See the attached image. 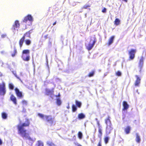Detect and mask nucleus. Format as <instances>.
<instances>
[{"label":"nucleus","mask_w":146,"mask_h":146,"mask_svg":"<svg viewBox=\"0 0 146 146\" xmlns=\"http://www.w3.org/2000/svg\"><path fill=\"white\" fill-rule=\"evenodd\" d=\"M29 121L28 119H26L25 122L22 125H19L18 126V133L23 138L27 140V142L29 141V144L30 145H32L33 142L35 141V138H31L29 134L26 133V130L24 129V127L29 126Z\"/></svg>","instance_id":"obj_1"},{"label":"nucleus","mask_w":146,"mask_h":146,"mask_svg":"<svg viewBox=\"0 0 146 146\" xmlns=\"http://www.w3.org/2000/svg\"><path fill=\"white\" fill-rule=\"evenodd\" d=\"M38 115L42 119L46 120L51 125L54 124V119L52 118L51 116H47L40 113H38Z\"/></svg>","instance_id":"obj_2"},{"label":"nucleus","mask_w":146,"mask_h":146,"mask_svg":"<svg viewBox=\"0 0 146 146\" xmlns=\"http://www.w3.org/2000/svg\"><path fill=\"white\" fill-rule=\"evenodd\" d=\"M29 50H25L23 51L22 58L25 61H28L29 60Z\"/></svg>","instance_id":"obj_3"},{"label":"nucleus","mask_w":146,"mask_h":146,"mask_svg":"<svg viewBox=\"0 0 146 146\" xmlns=\"http://www.w3.org/2000/svg\"><path fill=\"white\" fill-rule=\"evenodd\" d=\"M96 37L94 36L91 37L89 43L88 45H86V47L88 50H91L94 46L96 42Z\"/></svg>","instance_id":"obj_4"},{"label":"nucleus","mask_w":146,"mask_h":146,"mask_svg":"<svg viewBox=\"0 0 146 146\" xmlns=\"http://www.w3.org/2000/svg\"><path fill=\"white\" fill-rule=\"evenodd\" d=\"M136 52V49H131V50L129 51V60H133L134 59L135 56V54Z\"/></svg>","instance_id":"obj_5"},{"label":"nucleus","mask_w":146,"mask_h":146,"mask_svg":"<svg viewBox=\"0 0 146 146\" xmlns=\"http://www.w3.org/2000/svg\"><path fill=\"white\" fill-rule=\"evenodd\" d=\"M6 90L5 84L3 83L0 84V95H4L6 93Z\"/></svg>","instance_id":"obj_6"},{"label":"nucleus","mask_w":146,"mask_h":146,"mask_svg":"<svg viewBox=\"0 0 146 146\" xmlns=\"http://www.w3.org/2000/svg\"><path fill=\"white\" fill-rule=\"evenodd\" d=\"M33 20V18L31 15H28L23 20L24 22L27 23L29 21H32Z\"/></svg>","instance_id":"obj_7"},{"label":"nucleus","mask_w":146,"mask_h":146,"mask_svg":"<svg viewBox=\"0 0 146 146\" xmlns=\"http://www.w3.org/2000/svg\"><path fill=\"white\" fill-rule=\"evenodd\" d=\"M135 77L136 78V80L135 83V86H139L140 83L141 79L137 75H136Z\"/></svg>","instance_id":"obj_8"},{"label":"nucleus","mask_w":146,"mask_h":146,"mask_svg":"<svg viewBox=\"0 0 146 146\" xmlns=\"http://www.w3.org/2000/svg\"><path fill=\"white\" fill-rule=\"evenodd\" d=\"M15 91L17 96L20 98H21L23 97V95L22 93L19 91V89L17 88H16Z\"/></svg>","instance_id":"obj_9"},{"label":"nucleus","mask_w":146,"mask_h":146,"mask_svg":"<svg viewBox=\"0 0 146 146\" xmlns=\"http://www.w3.org/2000/svg\"><path fill=\"white\" fill-rule=\"evenodd\" d=\"M113 127H111V126H107L106 129V133L107 135L109 134L110 133L111 131L113 129Z\"/></svg>","instance_id":"obj_10"},{"label":"nucleus","mask_w":146,"mask_h":146,"mask_svg":"<svg viewBox=\"0 0 146 146\" xmlns=\"http://www.w3.org/2000/svg\"><path fill=\"white\" fill-rule=\"evenodd\" d=\"M123 110H127L129 107V105L125 101L123 102Z\"/></svg>","instance_id":"obj_11"},{"label":"nucleus","mask_w":146,"mask_h":146,"mask_svg":"<svg viewBox=\"0 0 146 146\" xmlns=\"http://www.w3.org/2000/svg\"><path fill=\"white\" fill-rule=\"evenodd\" d=\"M11 100L15 104H17V100L16 97L14 96L13 95H11L10 97Z\"/></svg>","instance_id":"obj_12"},{"label":"nucleus","mask_w":146,"mask_h":146,"mask_svg":"<svg viewBox=\"0 0 146 146\" xmlns=\"http://www.w3.org/2000/svg\"><path fill=\"white\" fill-rule=\"evenodd\" d=\"M19 23L18 21H15V24L13 25L12 29L15 30V28L19 27Z\"/></svg>","instance_id":"obj_13"},{"label":"nucleus","mask_w":146,"mask_h":146,"mask_svg":"<svg viewBox=\"0 0 146 146\" xmlns=\"http://www.w3.org/2000/svg\"><path fill=\"white\" fill-rule=\"evenodd\" d=\"M105 123L107 125V126H110L112 125V124L109 118V117H108L107 119H105Z\"/></svg>","instance_id":"obj_14"},{"label":"nucleus","mask_w":146,"mask_h":146,"mask_svg":"<svg viewBox=\"0 0 146 146\" xmlns=\"http://www.w3.org/2000/svg\"><path fill=\"white\" fill-rule=\"evenodd\" d=\"M115 38L114 36H112L109 40L108 45H110L113 42V41Z\"/></svg>","instance_id":"obj_15"},{"label":"nucleus","mask_w":146,"mask_h":146,"mask_svg":"<svg viewBox=\"0 0 146 146\" xmlns=\"http://www.w3.org/2000/svg\"><path fill=\"white\" fill-rule=\"evenodd\" d=\"M46 92L47 95H51L53 94L54 91L53 89L50 90L48 89H46Z\"/></svg>","instance_id":"obj_16"},{"label":"nucleus","mask_w":146,"mask_h":146,"mask_svg":"<svg viewBox=\"0 0 146 146\" xmlns=\"http://www.w3.org/2000/svg\"><path fill=\"white\" fill-rule=\"evenodd\" d=\"M78 118L80 119H84L85 117V115L83 113L79 114L78 115Z\"/></svg>","instance_id":"obj_17"},{"label":"nucleus","mask_w":146,"mask_h":146,"mask_svg":"<svg viewBox=\"0 0 146 146\" xmlns=\"http://www.w3.org/2000/svg\"><path fill=\"white\" fill-rule=\"evenodd\" d=\"M144 60V58L143 56H142L141 58L140 59L139 62V67H140V68H141L143 66Z\"/></svg>","instance_id":"obj_18"},{"label":"nucleus","mask_w":146,"mask_h":146,"mask_svg":"<svg viewBox=\"0 0 146 146\" xmlns=\"http://www.w3.org/2000/svg\"><path fill=\"white\" fill-rule=\"evenodd\" d=\"M25 38V36H23V37L19 41V45L20 46V47H21L22 46L23 42L24 41Z\"/></svg>","instance_id":"obj_19"},{"label":"nucleus","mask_w":146,"mask_h":146,"mask_svg":"<svg viewBox=\"0 0 146 146\" xmlns=\"http://www.w3.org/2000/svg\"><path fill=\"white\" fill-rule=\"evenodd\" d=\"M136 142L138 143H139L141 141L140 137L137 133H136Z\"/></svg>","instance_id":"obj_20"},{"label":"nucleus","mask_w":146,"mask_h":146,"mask_svg":"<svg viewBox=\"0 0 146 146\" xmlns=\"http://www.w3.org/2000/svg\"><path fill=\"white\" fill-rule=\"evenodd\" d=\"M32 32V30H31L27 32L24 35V36H25H25L27 37H30V35Z\"/></svg>","instance_id":"obj_21"},{"label":"nucleus","mask_w":146,"mask_h":146,"mask_svg":"<svg viewBox=\"0 0 146 146\" xmlns=\"http://www.w3.org/2000/svg\"><path fill=\"white\" fill-rule=\"evenodd\" d=\"M131 130V127L129 126H127L125 129V131L127 134H129Z\"/></svg>","instance_id":"obj_22"},{"label":"nucleus","mask_w":146,"mask_h":146,"mask_svg":"<svg viewBox=\"0 0 146 146\" xmlns=\"http://www.w3.org/2000/svg\"><path fill=\"white\" fill-rule=\"evenodd\" d=\"M35 146H43V143L41 141H38Z\"/></svg>","instance_id":"obj_23"},{"label":"nucleus","mask_w":146,"mask_h":146,"mask_svg":"<svg viewBox=\"0 0 146 146\" xmlns=\"http://www.w3.org/2000/svg\"><path fill=\"white\" fill-rule=\"evenodd\" d=\"M1 116L2 118L4 119H6L7 117V114L5 112L2 113Z\"/></svg>","instance_id":"obj_24"},{"label":"nucleus","mask_w":146,"mask_h":146,"mask_svg":"<svg viewBox=\"0 0 146 146\" xmlns=\"http://www.w3.org/2000/svg\"><path fill=\"white\" fill-rule=\"evenodd\" d=\"M76 103L77 106L79 108H80L81 106V103L78 101L76 100Z\"/></svg>","instance_id":"obj_25"},{"label":"nucleus","mask_w":146,"mask_h":146,"mask_svg":"<svg viewBox=\"0 0 146 146\" xmlns=\"http://www.w3.org/2000/svg\"><path fill=\"white\" fill-rule=\"evenodd\" d=\"M47 144L48 146H55V145L50 141H47Z\"/></svg>","instance_id":"obj_26"},{"label":"nucleus","mask_w":146,"mask_h":146,"mask_svg":"<svg viewBox=\"0 0 146 146\" xmlns=\"http://www.w3.org/2000/svg\"><path fill=\"white\" fill-rule=\"evenodd\" d=\"M12 72L13 74L15 75V77H16L17 79L19 80H20L21 81V79L19 78V77H18L17 75L16 74V72L15 71H12Z\"/></svg>","instance_id":"obj_27"},{"label":"nucleus","mask_w":146,"mask_h":146,"mask_svg":"<svg viewBox=\"0 0 146 146\" xmlns=\"http://www.w3.org/2000/svg\"><path fill=\"white\" fill-rule=\"evenodd\" d=\"M120 21V20L116 18L115 21V24L117 25H118L119 24Z\"/></svg>","instance_id":"obj_28"},{"label":"nucleus","mask_w":146,"mask_h":146,"mask_svg":"<svg viewBox=\"0 0 146 146\" xmlns=\"http://www.w3.org/2000/svg\"><path fill=\"white\" fill-rule=\"evenodd\" d=\"M56 102H57V104L58 105L60 106L61 105V102L60 100L59 99V98H57Z\"/></svg>","instance_id":"obj_29"},{"label":"nucleus","mask_w":146,"mask_h":146,"mask_svg":"<svg viewBox=\"0 0 146 146\" xmlns=\"http://www.w3.org/2000/svg\"><path fill=\"white\" fill-rule=\"evenodd\" d=\"M82 134L81 132L80 131L78 132V136L79 137V138L81 139L82 138Z\"/></svg>","instance_id":"obj_30"},{"label":"nucleus","mask_w":146,"mask_h":146,"mask_svg":"<svg viewBox=\"0 0 146 146\" xmlns=\"http://www.w3.org/2000/svg\"><path fill=\"white\" fill-rule=\"evenodd\" d=\"M72 108L73 112L77 110L76 107L74 105H72Z\"/></svg>","instance_id":"obj_31"},{"label":"nucleus","mask_w":146,"mask_h":146,"mask_svg":"<svg viewBox=\"0 0 146 146\" xmlns=\"http://www.w3.org/2000/svg\"><path fill=\"white\" fill-rule=\"evenodd\" d=\"M109 138L108 137H106L104 138V141L106 144H107Z\"/></svg>","instance_id":"obj_32"},{"label":"nucleus","mask_w":146,"mask_h":146,"mask_svg":"<svg viewBox=\"0 0 146 146\" xmlns=\"http://www.w3.org/2000/svg\"><path fill=\"white\" fill-rule=\"evenodd\" d=\"M9 87L10 89L13 90L14 88V86L13 84L11 83H10L9 84Z\"/></svg>","instance_id":"obj_33"},{"label":"nucleus","mask_w":146,"mask_h":146,"mask_svg":"<svg viewBox=\"0 0 146 146\" xmlns=\"http://www.w3.org/2000/svg\"><path fill=\"white\" fill-rule=\"evenodd\" d=\"M22 103L24 105L26 106L27 104V102L25 100H23L22 101Z\"/></svg>","instance_id":"obj_34"},{"label":"nucleus","mask_w":146,"mask_h":146,"mask_svg":"<svg viewBox=\"0 0 146 146\" xmlns=\"http://www.w3.org/2000/svg\"><path fill=\"white\" fill-rule=\"evenodd\" d=\"M26 44L27 45H29L31 43V41L29 40H25Z\"/></svg>","instance_id":"obj_35"},{"label":"nucleus","mask_w":146,"mask_h":146,"mask_svg":"<svg viewBox=\"0 0 146 146\" xmlns=\"http://www.w3.org/2000/svg\"><path fill=\"white\" fill-rule=\"evenodd\" d=\"M90 7V6L88 5H84V6L83 7H82V9H87L88 7Z\"/></svg>","instance_id":"obj_36"},{"label":"nucleus","mask_w":146,"mask_h":146,"mask_svg":"<svg viewBox=\"0 0 146 146\" xmlns=\"http://www.w3.org/2000/svg\"><path fill=\"white\" fill-rule=\"evenodd\" d=\"M94 74V72H90L89 73V76L90 77H92L93 76Z\"/></svg>","instance_id":"obj_37"},{"label":"nucleus","mask_w":146,"mask_h":146,"mask_svg":"<svg viewBox=\"0 0 146 146\" xmlns=\"http://www.w3.org/2000/svg\"><path fill=\"white\" fill-rule=\"evenodd\" d=\"M98 132L99 133H102V129L100 127H98Z\"/></svg>","instance_id":"obj_38"},{"label":"nucleus","mask_w":146,"mask_h":146,"mask_svg":"<svg viewBox=\"0 0 146 146\" xmlns=\"http://www.w3.org/2000/svg\"><path fill=\"white\" fill-rule=\"evenodd\" d=\"M7 36V35L6 34H3L1 35V37L2 38H4L5 37Z\"/></svg>","instance_id":"obj_39"},{"label":"nucleus","mask_w":146,"mask_h":146,"mask_svg":"<svg viewBox=\"0 0 146 146\" xmlns=\"http://www.w3.org/2000/svg\"><path fill=\"white\" fill-rule=\"evenodd\" d=\"M116 74L118 76H120L121 74V72L119 71H118L116 73Z\"/></svg>","instance_id":"obj_40"},{"label":"nucleus","mask_w":146,"mask_h":146,"mask_svg":"<svg viewBox=\"0 0 146 146\" xmlns=\"http://www.w3.org/2000/svg\"><path fill=\"white\" fill-rule=\"evenodd\" d=\"M106 9L105 8H104V9L102 10V12L103 13H105L106 12Z\"/></svg>","instance_id":"obj_41"},{"label":"nucleus","mask_w":146,"mask_h":146,"mask_svg":"<svg viewBox=\"0 0 146 146\" xmlns=\"http://www.w3.org/2000/svg\"><path fill=\"white\" fill-rule=\"evenodd\" d=\"M13 53L15 54L17 53L16 49L15 47L14 48Z\"/></svg>","instance_id":"obj_42"},{"label":"nucleus","mask_w":146,"mask_h":146,"mask_svg":"<svg viewBox=\"0 0 146 146\" xmlns=\"http://www.w3.org/2000/svg\"><path fill=\"white\" fill-rule=\"evenodd\" d=\"M0 53H1V54H3V55L6 54V53H5V51H3V50L1 51L0 52Z\"/></svg>","instance_id":"obj_43"},{"label":"nucleus","mask_w":146,"mask_h":146,"mask_svg":"<svg viewBox=\"0 0 146 146\" xmlns=\"http://www.w3.org/2000/svg\"><path fill=\"white\" fill-rule=\"evenodd\" d=\"M102 133L101 134V133H99L98 134V135L99 137L100 138H101L102 136Z\"/></svg>","instance_id":"obj_44"},{"label":"nucleus","mask_w":146,"mask_h":146,"mask_svg":"<svg viewBox=\"0 0 146 146\" xmlns=\"http://www.w3.org/2000/svg\"><path fill=\"white\" fill-rule=\"evenodd\" d=\"M75 143V145L76 146H78V145L80 144L79 143H77V142L75 143Z\"/></svg>","instance_id":"obj_45"},{"label":"nucleus","mask_w":146,"mask_h":146,"mask_svg":"<svg viewBox=\"0 0 146 146\" xmlns=\"http://www.w3.org/2000/svg\"><path fill=\"white\" fill-rule=\"evenodd\" d=\"M98 146H102V143L100 141L99 142L98 144Z\"/></svg>","instance_id":"obj_46"},{"label":"nucleus","mask_w":146,"mask_h":146,"mask_svg":"<svg viewBox=\"0 0 146 146\" xmlns=\"http://www.w3.org/2000/svg\"><path fill=\"white\" fill-rule=\"evenodd\" d=\"M97 125H98V127H100V123H99V121H97Z\"/></svg>","instance_id":"obj_47"},{"label":"nucleus","mask_w":146,"mask_h":146,"mask_svg":"<svg viewBox=\"0 0 146 146\" xmlns=\"http://www.w3.org/2000/svg\"><path fill=\"white\" fill-rule=\"evenodd\" d=\"M56 97L57 98L58 97H59L60 96V93H58V95H55L54 96Z\"/></svg>","instance_id":"obj_48"},{"label":"nucleus","mask_w":146,"mask_h":146,"mask_svg":"<svg viewBox=\"0 0 146 146\" xmlns=\"http://www.w3.org/2000/svg\"><path fill=\"white\" fill-rule=\"evenodd\" d=\"M15 54H15L13 53V54H12V57H14L15 56Z\"/></svg>","instance_id":"obj_49"},{"label":"nucleus","mask_w":146,"mask_h":146,"mask_svg":"<svg viewBox=\"0 0 146 146\" xmlns=\"http://www.w3.org/2000/svg\"><path fill=\"white\" fill-rule=\"evenodd\" d=\"M56 21L53 24V26H54V25H56Z\"/></svg>","instance_id":"obj_50"},{"label":"nucleus","mask_w":146,"mask_h":146,"mask_svg":"<svg viewBox=\"0 0 146 146\" xmlns=\"http://www.w3.org/2000/svg\"><path fill=\"white\" fill-rule=\"evenodd\" d=\"M2 144V141L1 139H0V145H1Z\"/></svg>","instance_id":"obj_51"},{"label":"nucleus","mask_w":146,"mask_h":146,"mask_svg":"<svg viewBox=\"0 0 146 146\" xmlns=\"http://www.w3.org/2000/svg\"><path fill=\"white\" fill-rule=\"evenodd\" d=\"M107 73H105L104 74V76H106L107 75Z\"/></svg>","instance_id":"obj_52"},{"label":"nucleus","mask_w":146,"mask_h":146,"mask_svg":"<svg viewBox=\"0 0 146 146\" xmlns=\"http://www.w3.org/2000/svg\"><path fill=\"white\" fill-rule=\"evenodd\" d=\"M70 108V107L69 106V105H68V106L67 107V108L68 109H69Z\"/></svg>","instance_id":"obj_53"},{"label":"nucleus","mask_w":146,"mask_h":146,"mask_svg":"<svg viewBox=\"0 0 146 146\" xmlns=\"http://www.w3.org/2000/svg\"><path fill=\"white\" fill-rule=\"evenodd\" d=\"M95 120L97 122V121H98V119L97 118H96Z\"/></svg>","instance_id":"obj_54"},{"label":"nucleus","mask_w":146,"mask_h":146,"mask_svg":"<svg viewBox=\"0 0 146 146\" xmlns=\"http://www.w3.org/2000/svg\"><path fill=\"white\" fill-rule=\"evenodd\" d=\"M78 146H82L81 145H80V144L79 145H78Z\"/></svg>","instance_id":"obj_55"},{"label":"nucleus","mask_w":146,"mask_h":146,"mask_svg":"<svg viewBox=\"0 0 146 146\" xmlns=\"http://www.w3.org/2000/svg\"><path fill=\"white\" fill-rule=\"evenodd\" d=\"M22 75V73L21 72L20 73V75Z\"/></svg>","instance_id":"obj_56"},{"label":"nucleus","mask_w":146,"mask_h":146,"mask_svg":"<svg viewBox=\"0 0 146 146\" xmlns=\"http://www.w3.org/2000/svg\"><path fill=\"white\" fill-rule=\"evenodd\" d=\"M2 66L3 65V62H2Z\"/></svg>","instance_id":"obj_57"},{"label":"nucleus","mask_w":146,"mask_h":146,"mask_svg":"<svg viewBox=\"0 0 146 146\" xmlns=\"http://www.w3.org/2000/svg\"><path fill=\"white\" fill-rule=\"evenodd\" d=\"M86 14L85 16L86 17Z\"/></svg>","instance_id":"obj_58"}]
</instances>
